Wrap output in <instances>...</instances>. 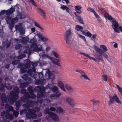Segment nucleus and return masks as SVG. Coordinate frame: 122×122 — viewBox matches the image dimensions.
<instances>
[{
  "instance_id": "1",
  "label": "nucleus",
  "mask_w": 122,
  "mask_h": 122,
  "mask_svg": "<svg viewBox=\"0 0 122 122\" xmlns=\"http://www.w3.org/2000/svg\"><path fill=\"white\" fill-rule=\"evenodd\" d=\"M13 90V91H10V94L11 97L9 96L8 99V102L12 104L18 99L19 98L18 94L20 92L19 88L17 87H14Z\"/></svg>"
},
{
  "instance_id": "2",
  "label": "nucleus",
  "mask_w": 122,
  "mask_h": 122,
  "mask_svg": "<svg viewBox=\"0 0 122 122\" xmlns=\"http://www.w3.org/2000/svg\"><path fill=\"white\" fill-rule=\"evenodd\" d=\"M100 47L102 49L97 46H95V49L96 51L98 52L99 54H102L106 59H107L108 58V56L106 54L105 52L107 50V47L104 45H101Z\"/></svg>"
},
{
  "instance_id": "3",
  "label": "nucleus",
  "mask_w": 122,
  "mask_h": 122,
  "mask_svg": "<svg viewBox=\"0 0 122 122\" xmlns=\"http://www.w3.org/2000/svg\"><path fill=\"white\" fill-rule=\"evenodd\" d=\"M72 34L71 29H69L66 30L64 35L65 40L66 41L67 44L69 46H71L72 45L70 38Z\"/></svg>"
},
{
  "instance_id": "4",
  "label": "nucleus",
  "mask_w": 122,
  "mask_h": 122,
  "mask_svg": "<svg viewBox=\"0 0 122 122\" xmlns=\"http://www.w3.org/2000/svg\"><path fill=\"white\" fill-rule=\"evenodd\" d=\"M45 113L48 114L49 117L54 121L57 122L59 121V119L55 113L49 111L48 108H46L45 110Z\"/></svg>"
},
{
  "instance_id": "5",
  "label": "nucleus",
  "mask_w": 122,
  "mask_h": 122,
  "mask_svg": "<svg viewBox=\"0 0 122 122\" xmlns=\"http://www.w3.org/2000/svg\"><path fill=\"white\" fill-rule=\"evenodd\" d=\"M46 89L44 87H41L39 86L36 87L34 88V91L36 92L40 93L38 96L40 97H42L45 96Z\"/></svg>"
},
{
  "instance_id": "6",
  "label": "nucleus",
  "mask_w": 122,
  "mask_h": 122,
  "mask_svg": "<svg viewBox=\"0 0 122 122\" xmlns=\"http://www.w3.org/2000/svg\"><path fill=\"white\" fill-rule=\"evenodd\" d=\"M28 112L26 114V117L29 119H36L37 115L35 113V111L33 109H29L28 110Z\"/></svg>"
},
{
  "instance_id": "7",
  "label": "nucleus",
  "mask_w": 122,
  "mask_h": 122,
  "mask_svg": "<svg viewBox=\"0 0 122 122\" xmlns=\"http://www.w3.org/2000/svg\"><path fill=\"white\" fill-rule=\"evenodd\" d=\"M76 72L79 73L81 74L80 77L81 78H83L85 80H88L90 81V79L85 74V72L84 71L80 70L77 69L76 70Z\"/></svg>"
},
{
  "instance_id": "8",
  "label": "nucleus",
  "mask_w": 122,
  "mask_h": 122,
  "mask_svg": "<svg viewBox=\"0 0 122 122\" xmlns=\"http://www.w3.org/2000/svg\"><path fill=\"white\" fill-rule=\"evenodd\" d=\"M35 105L34 102L31 100L27 101L26 103L23 105V106L27 108H29L30 107H33Z\"/></svg>"
},
{
  "instance_id": "9",
  "label": "nucleus",
  "mask_w": 122,
  "mask_h": 122,
  "mask_svg": "<svg viewBox=\"0 0 122 122\" xmlns=\"http://www.w3.org/2000/svg\"><path fill=\"white\" fill-rule=\"evenodd\" d=\"M9 96H10L8 95L6 97V95L5 93H2L1 95V100L2 102L3 103H6L7 102V98L8 99Z\"/></svg>"
},
{
  "instance_id": "10",
  "label": "nucleus",
  "mask_w": 122,
  "mask_h": 122,
  "mask_svg": "<svg viewBox=\"0 0 122 122\" xmlns=\"http://www.w3.org/2000/svg\"><path fill=\"white\" fill-rule=\"evenodd\" d=\"M66 101L72 107H73L75 105L74 100L70 97L67 98L66 100Z\"/></svg>"
},
{
  "instance_id": "11",
  "label": "nucleus",
  "mask_w": 122,
  "mask_h": 122,
  "mask_svg": "<svg viewBox=\"0 0 122 122\" xmlns=\"http://www.w3.org/2000/svg\"><path fill=\"white\" fill-rule=\"evenodd\" d=\"M57 85L62 90L65 92L66 91L64 85L61 81H58L57 83Z\"/></svg>"
},
{
  "instance_id": "12",
  "label": "nucleus",
  "mask_w": 122,
  "mask_h": 122,
  "mask_svg": "<svg viewBox=\"0 0 122 122\" xmlns=\"http://www.w3.org/2000/svg\"><path fill=\"white\" fill-rule=\"evenodd\" d=\"M52 61V62L54 64L60 67L61 66L60 64L59 63L60 60L59 59H57L55 58H53V59Z\"/></svg>"
},
{
  "instance_id": "13",
  "label": "nucleus",
  "mask_w": 122,
  "mask_h": 122,
  "mask_svg": "<svg viewBox=\"0 0 122 122\" xmlns=\"http://www.w3.org/2000/svg\"><path fill=\"white\" fill-rule=\"evenodd\" d=\"M115 95L113 97L111 96L110 95H109V97L110 98V100L109 101L108 104L109 106L111 105L112 104H113L115 102Z\"/></svg>"
},
{
  "instance_id": "14",
  "label": "nucleus",
  "mask_w": 122,
  "mask_h": 122,
  "mask_svg": "<svg viewBox=\"0 0 122 122\" xmlns=\"http://www.w3.org/2000/svg\"><path fill=\"white\" fill-rule=\"evenodd\" d=\"M107 18L108 20H112L111 21V22L112 24V25H114L115 23L118 22H117L116 20L114 18H112V17L110 15H109L107 17Z\"/></svg>"
},
{
  "instance_id": "15",
  "label": "nucleus",
  "mask_w": 122,
  "mask_h": 122,
  "mask_svg": "<svg viewBox=\"0 0 122 122\" xmlns=\"http://www.w3.org/2000/svg\"><path fill=\"white\" fill-rule=\"evenodd\" d=\"M102 55L100 54H98L97 52L95 55V58L98 60L99 62L100 61L102 62L103 61V57Z\"/></svg>"
},
{
  "instance_id": "16",
  "label": "nucleus",
  "mask_w": 122,
  "mask_h": 122,
  "mask_svg": "<svg viewBox=\"0 0 122 122\" xmlns=\"http://www.w3.org/2000/svg\"><path fill=\"white\" fill-rule=\"evenodd\" d=\"M112 27L113 28L114 31L116 32L117 33H119L120 32V31L118 30V28L119 26V25L118 23H116L113 25H112Z\"/></svg>"
},
{
  "instance_id": "17",
  "label": "nucleus",
  "mask_w": 122,
  "mask_h": 122,
  "mask_svg": "<svg viewBox=\"0 0 122 122\" xmlns=\"http://www.w3.org/2000/svg\"><path fill=\"white\" fill-rule=\"evenodd\" d=\"M15 10V8H13L11 7L9 9L6 10V15H10Z\"/></svg>"
},
{
  "instance_id": "18",
  "label": "nucleus",
  "mask_w": 122,
  "mask_h": 122,
  "mask_svg": "<svg viewBox=\"0 0 122 122\" xmlns=\"http://www.w3.org/2000/svg\"><path fill=\"white\" fill-rule=\"evenodd\" d=\"M65 87L66 89L68 90L70 92H72L74 91V89L73 87L67 84L65 85Z\"/></svg>"
},
{
  "instance_id": "19",
  "label": "nucleus",
  "mask_w": 122,
  "mask_h": 122,
  "mask_svg": "<svg viewBox=\"0 0 122 122\" xmlns=\"http://www.w3.org/2000/svg\"><path fill=\"white\" fill-rule=\"evenodd\" d=\"M22 81V80L21 79L18 80V82H20V87L21 88H24L26 87L27 86V83L26 82L21 83V81Z\"/></svg>"
},
{
  "instance_id": "20",
  "label": "nucleus",
  "mask_w": 122,
  "mask_h": 122,
  "mask_svg": "<svg viewBox=\"0 0 122 122\" xmlns=\"http://www.w3.org/2000/svg\"><path fill=\"white\" fill-rule=\"evenodd\" d=\"M36 72V70L35 67H33L32 68L29 69L27 73L30 76H31L33 75V73L35 72Z\"/></svg>"
},
{
  "instance_id": "21",
  "label": "nucleus",
  "mask_w": 122,
  "mask_h": 122,
  "mask_svg": "<svg viewBox=\"0 0 122 122\" xmlns=\"http://www.w3.org/2000/svg\"><path fill=\"white\" fill-rule=\"evenodd\" d=\"M38 11L41 13V16L44 18L45 19L46 17V13L45 11L41 9L38 8Z\"/></svg>"
},
{
  "instance_id": "22",
  "label": "nucleus",
  "mask_w": 122,
  "mask_h": 122,
  "mask_svg": "<svg viewBox=\"0 0 122 122\" xmlns=\"http://www.w3.org/2000/svg\"><path fill=\"white\" fill-rule=\"evenodd\" d=\"M21 101L20 100H19L18 101L15 102V106L16 107V110H18L20 106V104L21 103Z\"/></svg>"
},
{
  "instance_id": "23",
  "label": "nucleus",
  "mask_w": 122,
  "mask_h": 122,
  "mask_svg": "<svg viewBox=\"0 0 122 122\" xmlns=\"http://www.w3.org/2000/svg\"><path fill=\"white\" fill-rule=\"evenodd\" d=\"M80 53L83 56L88 58L92 60L95 61H97V60L96 59L90 56L87 54H85L82 52H80Z\"/></svg>"
},
{
  "instance_id": "24",
  "label": "nucleus",
  "mask_w": 122,
  "mask_h": 122,
  "mask_svg": "<svg viewBox=\"0 0 122 122\" xmlns=\"http://www.w3.org/2000/svg\"><path fill=\"white\" fill-rule=\"evenodd\" d=\"M27 90L31 95L34 94V87L32 86H30L27 88Z\"/></svg>"
},
{
  "instance_id": "25",
  "label": "nucleus",
  "mask_w": 122,
  "mask_h": 122,
  "mask_svg": "<svg viewBox=\"0 0 122 122\" xmlns=\"http://www.w3.org/2000/svg\"><path fill=\"white\" fill-rule=\"evenodd\" d=\"M32 51V50L30 48H28L25 49L24 51V53L28 54L29 55H30Z\"/></svg>"
},
{
  "instance_id": "26",
  "label": "nucleus",
  "mask_w": 122,
  "mask_h": 122,
  "mask_svg": "<svg viewBox=\"0 0 122 122\" xmlns=\"http://www.w3.org/2000/svg\"><path fill=\"white\" fill-rule=\"evenodd\" d=\"M83 29V27L82 26L79 25H77L75 27V29L77 31H80L81 32V31H83L82 30Z\"/></svg>"
},
{
  "instance_id": "27",
  "label": "nucleus",
  "mask_w": 122,
  "mask_h": 122,
  "mask_svg": "<svg viewBox=\"0 0 122 122\" xmlns=\"http://www.w3.org/2000/svg\"><path fill=\"white\" fill-rule=\"evenodd\" d=\"M18 21V18L17 16L12 19L11 20V23L14 24L17 23Z\"/></svg>"
},
{
  "instance_id": "28",
  "label": "nucleus",
  "mask_w": 122,
  "mask_h": 122,
  "mask_svg": "<svg viewBox=\"0 0 122 122\" xmlns=\"http://www.w3.org/2000/svg\"><path fill=\"white\" fill-rule=\"evenodd\" d=\"M17 16L20 19H23L25 17V14L24 13H19Z\"/></svg>"
},
{
  "instance_id": "29",
  "label": "nucleus",
  "mask_w": 122,
  "mask_h": 122,
  "mask_svg": "<svg viewBox=\"0 0 122 122\" xmlns=\"http://www.w3.org/2000/svg\"><path fill=\"white\" fill-rule=\"evenodd\" d=\"M61 8L63 10H66V12L69 13V9L67 6L65 5H63L61 6Z\"/></svg>"
},
{
  "instance_id": "30",
  "label": "nucleus",
  "mask_w": 122,
  "mask_h": 122,
  "mask_svg": "<svg viewBox=\"0 0 122 122\" xmlns=\"http://www.w3.org/2000/svg\"><path fill=\"white\" fill-rule=\"evenodd\" d=\"M5 117L6 119H9L10 120L13 119V117L11 114L6 113L5 115Z\"/></svg>"
},
{
  "instance_id": "31",
  "label": "nucleus",
  "mask_w": 122,
  "mask_h": 122,
  "mask_svg": "<svg viewBox=\"0 0 122 122\" xmlns=\"http://www.w3.org/2000/svg\"><path fill=\"white\" fill-rule=\"evenodd\" d=\"M81 32L85 36L88 37H91L92 35V34L88 31L87 33H86L84 31H82Z\"/></svg>"
},
{
  "instance_id": "32",
  "label": "nucleus",
  "mask_w": 122,
  "mask_h": 122,
  "mask_svg": "<svg viewBox=\"0 0 122 122\" xmlns=\"http://www.w3.org/2000/svg\"><path fill=\"white\" fill-rule=\"evenodd\" d=\"M39 38L40 39L43 41L46 42L48 40V38L42 36L41 35L39 36Z\"/></svg>"
},
{
  "instance_id": "33",
  "label": "nucleus",
  "mask_w": 122,
  "mask_h": 122,
  "mask_svg": "<svg viewBox=\"0 0 122 122\" xmlns=\"http://www.w3.org/2000/svg\"><path fill=\"white\" fill-rule=\"evenodd\" d=\"M115 95V101L117 103L120 104H121L122 103L121 101L119 100V98L118 97L116 94H114Z\"/></svg>"
},
{
  "instance_id": "34",
  "label": "nucleus",
  "mask_w": 122,
  "mask_h": 122,
  "mask_svg": "<svg viewBox=\"0 0 122 122\" xmlns=\"http://www.w3.org/2000/svg\"><path fill=\"white\" fill-rule=\"evenodd\" d=\"M11 42L9 41L8 40L5 42V46L7 48L9 47L10 46Z\"/></svg>"
},
{
  "instance_id": "35",
  "label": "nucleus",
  "mask_w": 122,
  "mask_h": 122,
  "mask_svg": "<svg viewBox=\"0 0 122 122\" xmlns=\"http://www.w3.org/2000/svg\"><path fill=\"white\" fill-rule=\"evenodd\" d=\"M23 96L27 99H29L31 98V96L29 93L28 92H27L24 94L23 95Z\"/></svg>"
},
{
  "instance_id": "36",
  "label": "nucleus",
  "mask_w": 122,
  "mask_h": 122,
  "mask_svg": "<svg viewBox=\"0 0 122 122\" xmlns=\"http://www.w3.org/2000/svg\"><path fill=\"white\" fill-rule=\"evenodd\" d=\"M42 57L43 58H48L51 60H52L53 59V57H51L50 56L46 54H44L42 56Z\"/></svg>"
},
{
  "instance_id": "37",
  "label": "nucleus",
  "mask_w": 122,
  "mask_h": 122,
  "mask_svg": "<svg viewBox=\"0 0 122 122\" xmlns=\"http://www.w3.org/2000/svg\"><path fill=\"white\" fill-rule=\"evenodd\" d=\"M52 53L53 54L54 56L56 58H60L61 57L56 52L54 51H53L52 52Z\"/></svg>"
},
{
  "instance_id": "38",
  "label": "nucleus",
  "mask_w": 122,
  "mask_h": 122,
  "mask_svg": "<svg viewBox=\"0 0 122 122\" xmlns=\"http://www.w3.org/2000/svg\"><path fill=\"white\" fill-rule=\"evenodd\" d=\"M37 46L36 44L34 43L31 45L30 47L31 48L33 49V51H34L35 50V49L36 48Z\"/></svg>"
},
{
  "instance_id": "39",
  "label": "nucleus",
  "mask_w": 122,
  "mask_h": 122,
  "mask_svg": "<svg viewBox=\"0 0 122 122\" xmlns=\"http://www.w3.org/2000/svg\"><path fill=\"white\" fill-rule=\"evenodd\" d=\"M51 90L53 92H54L58 91V88L56 86H54L51 88Z\"/></svg>"
},
{
  "instance_id": "40",
  "label": "nucleus",
  "mask_w": 122,
  "mask_h": 122,
  "mask_svg": "<svg viewBox=\"0 0 122 122\" xmlns=\"http://www.w3.org/2000/svg\"><path fill=\"white\" fill-rule=\"evenodd\" d=\"M20 62V61L19 60H15L12 61V64L14 65L18 64Z\"/></svg>"
},
{
  "instance_id": "41",
  "label": "nucleus",
  "mask_w": 122,
  "mask_h": 122,
  "mask_svg": "<svg viewBox=\"0 0 122 122\" xmlns=\"http://www.w3.org/2000/svg\"><path fill=\"white\" fill-rule=\"evenodd\" d=\"M81 11H76V12H75L74 13L76 16L80 18L81 17V15H79V14H81Z\"/></svg>"
},
{
  "instance_id": "42",
  "label": "nucleus",
  "mask_w": 122,
  "mask_h": 122,
  "mask_svg": "<svg viewBox=\"0 0 122 122\" xmlns=\"http://www.w3.org/2000/svg\"><path fill=\"white\" fill-rule=\"evenodd\" d=\"M20 70L21 73H24L27 71V69L25 67H22L21 68Z\"/></svg>"
},
{
  "instance_id": "43",
  "label": "nucleus",
  "mask_w": 122,
  "mask_h": 122,
  "mask_svg": "<svg viewBox=\"0 0 122 122\" xmlns=\"http://www.w3.org/2000/svg\"><path fill=\"white\" fill-rule=\"evenodd\" d=\"M15 28L16 30H18L20 31L21 30L23 29L21 25H17L15 26Z\"/></svg>"
},
{
  "instance_id": "44",
  "label": "nucleus",
  "mask_w": 122,
  "mask_h": 122,
  "mask_svg": "<svg viewBox=\"0 0 122 122\" xmlns=\"http://www.w3.org/2000/svg\"><path fill=\"white\" fill-rule=\"evenodd\" d=\"M12 18L10 16H7L5 18V20L7 24L9 23L10 22L11 23V20Z\"/></svg>"
},
{
  "instance_id": "45",
  "label": "nucleus",
  "mask_w": 122,
  "mask_h": 122,
  "mask_svg": "<svg viewBox=\"0 0 122 122\" xmlns=\"http://www.w3.org/2000/svg\"><path fill=\"white\" fill-rule=\"evenodd\" d=\"M26 56V55L24 54H22L20 55H19L18 56L17 58L18 59H21L24 58Z\"/></svg>"
},
{
  "instance_id": "46",
  "label": "nucleus",
  "mask_w": 122,
  "mask_h": 122,
  "mask_svg": "<svg viewBox=\"0 0 122 122\" xmlns=\"http://www.w3.org/2000/svg\"><path fill=\"white\" fill-rule=\"evenodd\" d=\"M34 24L35 25L36 27H38L41 30H43V29L39 25V24H38L37 22H35Z\"/></svg>"
},
{
  "instance_id": "47",
  "label": "nucleus",
  "mask_w": 122,
  "mask_h": 122,
  "mask_svg": "<svg viewBox=\"0 0 122 122\" xmlns=\"http://www.w3.org/2000/svg\"><path fill=\"white\" fill-rule=\"evenodd\" d=\"M22 78L25 81H26L28 78V76L27 74H25L22 76Z\"/></svg>"
},
{
  "instance_id": "48",
  "label": "nucleus",
  "mask_w": 122,
  "mask_h": 122,
  "mask_svg": "<svg viewBox=\"0 0 122 122\" xmlns=\"http://www.w3.org/2000/svg\"><path fill=\"white\" fill-rule=\"evenodd\" d=\"M94 14L96 17L97 19V20L98 21L100 22L101 21V20L100 19V16L97 14L96 12Z\"/></svg>"
},
{
  "instance_id": "49",
  "label": "nucleus",
  "mask_w": 122,
  "mask_h": 122,
  "mask_svg": "<svg viewBox=\"0 0 122 122\" xmlns=\"http://www.w3.org/2000/svg\"><path fill=\"white\" fill-rule=\"evenodd\" d=\"M61 95V94L58 92H57L55 94H53L52 97H59Z\"/></svg>"
},
{
  "instance_id": "50",
  "label": "nucleus",
  "mask_w": 122,
  "mask_h": 122,
  "mask_svg": "<svg viewBox=\"0 0 122 122\" xmlns=\"http://www.w3.org/2000/svg\"><path fill=\"white\" fill-rule=\"evenodd\" d=\"M102 79L105 81H107L108 80V76L106 75H102Z\"/></svg>"
},
{
  "instance_id": "51",
  "label": "nucleus",
  "mask_w": 122,
  "mask_h": 122,
  "mask_svg": "<svg viewBox=\"0 0 122 122\" xmlns=\"http://www.w3.org/2000/svg\"><path fill=\"white\" fill-rule=\"evenodd\" d=\"M63 111V109L61 107H59L57 108L56 112H62Z\"/></svg>"
},
{
  "instance_id": "52",
  "label": "nucleus",
  "mask_w": 122,
  "mask_h": 122,
  "mask_svg": "<svg viewBox=\"0 0 122 122\" xmlns=\"http://www.w3.org/2000/svg\"><path fill=\"white\" fill-rule=\"evenodd\" d=\"M22 46L21 44H18L16 45L15 47V48L16 50H18L20 49L22 47Z\"/></svg>"
},
{
  "instance_id": "53",
  "label": "nucleus",
  "mask_w": 122,
  "mask_h": 122,
  "mask_svg": "<svg viewBox=\"0 0 122 122\" xmlns=\"http://www.w3.org/2000/svg\"><path fill=\"white\" fill-rule=\"evenodd\" d=\"M35 50L34 51L35 52H38L39 51H41L42 50L41 46V47L40 48H38L37 46L36 48L35 49Z\"/></svg>"
},
{
  "instance_id": "54",
  "label": "nucleus",
  "mask_w": 122,
  "mask_h": 122,
  "mask_svg": "<svg viewBox=\"0 0 122 122\" xmlns=\"http://www.w3.org/2000/svg\"><path fill=\"white\" fill-rule=\"evenodd\" d=\"M29 2H30L32 4L35 6L37 7V5L34 0H29Z\"/></svg>"
},
{
  "instance_id": "55",
  "label": "nucleus",
  "mask_w": 122,
  "mask_h": 122,
  "mask_svg": "<svg viewBox=\"0 0 122 122\" xmlns=\"http://www.w3.org/2000/svg\"><path fill=\"white\" fill-rule=\"evenodd\" d=\"M87 10L88 11H90L93 13L94 14L95 13V10L92 8L89 7L87 8Z\"/></svg>"
},
{
  "instance_id": "56",
  "label": "nucleus",
  "mask_w": 122,
  "mask_h": 122,
  "mask_svg": "<svg viewBox=\"0 0 122 122\" xmlns=\"http://www.w3.org/2000/svg\"><path fill=\"white\" fill-rule=\"evenodd\" d=\"M78 36L80 38L82 39L84 41H86L85 37L80 34L77 33Z\"/></svg>"
},
{
  "instance_id": "57",
  "label": "nucleus",
  "mask_w": 122,
  "mask_h": 122,
  "mask_svg": "<svg viewBox=\"0 0 122 122\" xmlns=\"http://www.w3.org/2000/svg\"><path fill=\"white\" fill-rule=\"evenodd\" d=\"M20 99L21 100H20L21 101V102H26L27 101H26V100H27V99H26V98H25L24 96L21 97Z\"/></svg>"
},
{
  "instance_id": "58",
  "label": "nucleus",
  "mask_w": 122,
  "mask_h": 122,
  "mask_svg": "<svg viewBox=\"0 0 122 122\" xmlns=\"http://www.w3.org/2000/svg\"><path fill=\"white\" fill-rule=\"evenodd\" d=\"M18 64L17 67L19 68H20L24 66V64L22 63H20V62Z\"/></svg>"
},
{
  "instance_id": "59",
  "label": "nucleus",
  "mask_w": 122,
  "mask_h": 122,
  "mask_svg": "<svg viewBox=\"0 0 122 122\" xmlns=\"http://www.w3.org/2000/svg\"><path fill=\"white\" fill-rule=\"evenodd\" d=\"M38 76L40 79L41 80L43 79V74L42 72L39 73L38 74Z\"/></svg>"
},
{
  "instance_id": "60",
  "label": "nucleus",
  "mask_w": 122,
  "mask_h": 122,
  "mask_svg": "<svg viewBox=\"0 0 122 122\" xmlns=\"http://www.w3.org/2000/svg\"><path fill=\"white\" fill-rule=\"evenodd\" d=\"M116 85L117 87L119 92H120V93H121V94H122V88L120 87L118 85Z\"/></svg>"
},
{
  "instance_id": "61",
  "label": "nucleus",
  "mask_w": 122,
  "mask_h": 122,
  "mask_svg": "<svg viewBox=\"0 0 122 122\" xmlns=\"http://www.w3.org/2000/svg\"><path fill=\"white\" fill-rule=\"evenodd\" d=\"M75 8L76 11H81L80 10L81 9V7L80 6L76 5V6Z\"/></svg>"
},
{
  "instance_id": "62",
  "label": "nucleus",
  "mask_w": 122,
  "mask_h": 122,
  "mask_svg": "<svg viewBox=\"0 0 122 122\" xmlns=\"http://www.w3.org/2000/svg\"><path fill=\"white\" fill-rule=\"evenodd\" d=\"M14 24L11 23L9 24V28L11 30H12L13 27H14Z\"/></svg>"
},
{
  "instance_id": "63",
  "label": "nucleus",
  "mask_w": 122,
  "mask_h": 122,
  "mask_svg": "<svg viewBox=\"0 0 122 122\" xmlns=\"http://www.w3.org/2000/svg\"><path fill=\"white\" fill-rule=\"evenodd\" d=\"M32 62L29 59H27L24 61V62L25 64H27L28 63H31Z\"/></svg>"
},
{
  "instance_id": "64",
  "label": "nucleus",
  "mask_w": 122,
  "mask_h": 122,
  "mask_svg": "<svg viewBox=\"0 0 122 122\" xmlns=\"http://www.w3.org/2000/svg\"><path fill=\"white\" fill-rule=\"evenodd\" d=\"M27 113V111L25 109H23L20 112V113L21 115H22Z\"/></svg>"
}]
</instances>
